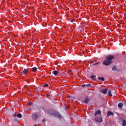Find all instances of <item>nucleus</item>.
<instances>
[{"label":"nucleus","instance_id":"nucleus-1","mask_svg":"<svg viewBox=\"0 0 126 126\" xmlns=\"http://www.w3.org/2000/svg\"><path fill=\"white\" fill-rule=\"evenodd\" d=\"M106 60H105L103 62V64L104 65H109L113 63L112 61L115 59V56L114 55H108L106 56Z\"/></svg>","mask_w":126,"mask_h":126},{"label":"nucleus","instance_id":"nucleus-2","mask_svg":"<svg viewBox=\"0 0 126 126\" xmlns=\"http://www.w3.org/2000/svg\"><path fill=\"white\" fill-rule=\"evenodd\" d=\"M95 117V120L97 123H102V122H103V120H102V117H101V116H98V118L97 117Z\"/></svg>","mask_w":126,"mask_h":126},{"label":"nucleus","instance_id":"nucleus-3","mask_svg":"<svg viewBox=\"0 0 126 126\" xmlns=\"http://www.w3.org/2000/svg\"><path fill=\"white\" fill-rule=\"evenodd\" d=\"M97 115H98V117H101V111H96L94 113V117H97Z\"/></svg>","mask_w":126,"mask_h":126},{"label":"nucleus","instance_id":"nucleus-4","mask_svg":"<svg viewBox=\"0 0 126 126\" xmlns=\"http://www.w3.org/2000/svg\"><path fill=\"white\" fill-rule=\"evenodd\" d=\"M32 118L33 121H36L38 118V115H37L36 113H34L33 115H32Z\"/></svg>","mask_w":126,"mask_h":126},{"label":"nucleus","instance_id":"nucleus-5","mask_svg":"<svg viewBox=\"0 0 126 126\" xmlns=\"http://www.w3.org/2000/svg\"><path fill=\"white\" fill-rule=\"evenodd\" d=\"M107 90H108V89H105L104 90H102L101 91V92H102V93H103V94H106Z\"/></svg>","mask_w":126,"mask_h":126},{"label":"nucleus","instance_id":"nucleus-6","mask_svg":"<svg viewBox=\"0 0 126 126\" xmlns=\"http://www.w3.org/2000/svg\"><path fill=\"white\" fill-rule=\"evenodd\" d=\"M27 72H28V70H27L26 69H24V70L23 71V75H26V74H27Z\"/></svg>","mask_w":126,"mask_h":126},{"label":"nucleus","instance_id":"nucleus-7","mask_svg":"<svg viewBox=\"0 0 126 126\" xmlns=\"http://www.w3.org/2000/svg\"><path fill=\"white\" fill-rule=\"evenodd\" d=\"M89 101H90V99L88 97H87L85 99L84 102V103H87Z\"/></svg>","mask_w":126,"mask_h":126},{"label":"nucleus","instance_id":"nucleus-8","mask_svg":"<svg viewBox=\"0 0 126 126\" xmlns=\"http://www.w3.org/2000/svg\"><path fill=\"white\" fill-rule=\"evenodd\" d=\"M123 106V104L122 103H120L119 104H118V107L119 108H120V109H122Z\"/></svg>","mask_w":126,"mask_h":126},{"label":"nucleus","instance_id":"nucleus-9","mask_svg":"<svg viewBox=\"0 0 126 126\" xmlns=\"http://www.w3.org/2000/svg\"><path fill=\"white\" fill-rule=\"evenodd\" d=\"M113 113L111 111H108L107 113V117H109V116H112Z\"/></svg>","mask_w":126,"mask_h":126},{"label":"nucleus","instance_id":"nucleus-10","mask_svg":"<svg viewBox=\"0 0 126 126\" xmlns=\"http://www.w3.org/2000/svg\"><path fill=\"white\" fill-rule=\"evenodd\" d=\"M53 73H54V75H58V74H59V71H58L57 70H55L53 71Z\"/></svg>","mask_w":126,"mask_h":126},{"label":"nucleus","instance_id":"nucleus-11","mask_svg":"<svg viewBox=\"0 0 126 126\" xmlns=\"http://www.w3.org/2000/svg\"><path fill=\"white\" fill-rule=\"evenodd\" d=\"M56 117L59 119H62V115H61V114H57V115H56Z\"/></svg>","mask_w":126,"mask_h":126},{"label":"nucleus","instance_id":"nucleus-12","mask_svg":"<svg viewBox=\"0 0 126 126\" xmlns=\"http://www.w3.org/2000/svg\"><path fill=\"white\" fill-rule=\"evenodd\" d=\"M112 70H113V71H115V70H117V67L116 66H113L112 67Z\"/></svg>","mask_w":126,"mask_h":126},{"label":"nucleus","instance_id":"nucleus-13","mask_svg":"<svg viewBox=\"0 0 126 126\" xmlns=\"http://www.w3.org/2000/svg\"><path fill=\"white\" fill-rule=\"evenodd\" d=\"M32 70L33 72H35V71L37 70V68L36 67H34L32 68Z\"/></svg>","mask_w":126,"mask_h":126},{"label":"nucleus","instance_id":"nucleus-14","mask_svg":"<svg viewBox=\"0 0 126 126\" xmlns=\"http://www.w3.org/2000/svg\"><path fill=\"white\" fill-rule=\"evenodd\" d=\"M126 120H124L123 121V126H126Z\"/></svg>","mask_w":126,"mask_h":126},{"label":"nucleus","instance_id":"nucleus-15","mask_svg":"<svg viewBox=\"0 0 126 126\" xmlns=\"http://www.w3.org/2000/svg\"><path fill=\"white\" fill-rule=\"evenodd\" d=\"M108 95H109V96H112V92L111 91H109V92H108Z\"/></svg>","mask_w":126,"mask_h":126},{"label":"nucleus","instance_id":"nucleus-16","mask_svg":"<svg viewBox=\"0 0 126 126\" xmlns=\"http://www.w3.org/2000/svg\"><path fill=\"white\" fill-rule=\"evenodd\" d=\"M17 117L18 118H21L22 117V115H21V114H18L17 115Z\"/></svg>","mask_w":126,"mask_h":126},{"label":"nucleus","instance_id":"nucleus-17","mask_svg":"<svg viewBox=\"0 0 126 126\" xmlns=\"http://www.w3.org/2000/svg\"><path fill=\"white\" fill-rule=\"evenodd\" d=\"M98 79H100L101 80H102V81H104L105 80V79H104L103 77L102 78L98 77Z\"/></svg>","mask_w":126,"mask_h":126},{"label":"nucleus","instance_id":"nucleus-18","mask_svg":"<svg viewBox=\"0 0 126 126\" xmlns=\"http://www.w3.org/2000/svg\"><path fill=\"white\" fill-rule=\"evenodd\" d=\"M95 77H96L95 76H94V75H92V76H91V78H92V79H94V78H95Z\"/></svg>","mask_w":126,"mask_h":126},{"label":"nucleus","instance_id":"nucleus-19","mask_svg":"<svg viewBox=\"0 0 126 126\" xmlns=\"http://www.w3.org/2000/svg\"><path fill=\"white\" fill-rule=\"evenodd\" d=\"M44 87H49V85H48V84H45V85H44Z\"/></svg>","mask_w":126,"mask_h":126},{"label":"nucleus","instance_id":"nucleus-20","mask_svg":"<svg viewBox=\"0 0 126 126\" xmlns=\"http://www.w3.org/2000/svg\"><path fill=\"white\" fill-rule=\"evenodd\" d=\"M28 104V105H29L30 106H32V102H29Z\"/></svg>","mask_w":126,"mask_h":126},{"label":"nucleus","instance_id":"nucleus-21","mask_svg":"<svg viewBox=\"0 0 126 126\" xmlns=\"http://www.w3.org/2000/svg\"><path fill=\"white\" fill-rule=\"evenodd\" d=\"M98 63H95L93 65H96V64H98Z\"/></svg>","mask_w":126,"mask_h":126},{"label":"nucleus","instance_id":"nucleus-22","mask_svg":"<svg viewBox=\"0 0 126 126\" xmlns=\"http://www.w3.org/2000/svg\"><path fill=\"white\" fill-rule=\"evenodd\" d=\"M13 116V117H16V113H15Z\"/></svg>","mask_w":126,"mask_h":126},{"label":"nucleus","instance_id":"nucleus-23","mask_svg":"<svg viewBox=\"0 0 126 126\" xmlns=\"http://www.w3.org/2000/svg\"><path fill=\"white\" fill-rule=\"evenodd\" d=\"M82 87H85V85H82Z\"/></svg>","mask_w":126,"mask_h":126},{"label":"nucleus","instance_id":"nucleus-24","mask_svg":"<svg viewBox=\"0 0 126 126\" xmlns=\"http://www.w3.org/2000/svg\"><path fill=\"white\" fill-rule=\"evenodd\" d=\"M66 109H69V106L67 107Z\"/></svg>","mask_w":126,"mask_h":126},{"label":"nucleus","instance_id":"nucleus-25","mask_svg":"<svg viewBox=\"0 0 126 126\" xmlns=\"http://www.w3.org/2000/svg\"><path fill=\"white\" fill-rule=\"evenodd\" d=\"M74 20H71V22H73Z\"/></svg>","mask_w":126,"mask_h":126},{"label":"nucleus","instance_id":"nucleus-26","mask_svg":"<svg viewBox=\"0 0 126 126\" xmlns=\"http://www.w3.org/2000/svg\"><path fill=\"white\" fill-rule=\"evenodd\" d=\"M43 123H44L45 122V120H43Z\"/></svg>","mask_w":126,"mask_h":126},{"label":"nucleus","instance_id":"nucleus-27","mask_svg":"<svg viewBox=\"0 0 126 126\" xmlns=\"http://www.w3.org/2000/svg\"><path fill=\"white\" fill-rule=\"evenodd\" d=\"M87 86H89V85H87Z\"/></svg>","mask_w":126,"mask_h":126},{"label":"nucleus","instance_id":"nucleus-28","mask_svg":"<svg viewBox=\"0 0 126 126\" xmlns=\"http://www.w3.org/2000/svg\"><path fill=\"white\" fill-rule=\"evenodd\" d=\"M47 96H49V94H47Z\"/></svg>","mask_w":126,"mask_h":126},{"label":"nucleus","instance_id":"nucleus-29","mask_svg":"<svg viewBox=\"0 0 126 126\" xmlns=\"http://www.w3.org/2000/svg\"><path fill=\"white\" fill-rule=\"evenodd\" d=\"M34 126H37V125H34Z\"/></svg>","mask_w":126,"mask_h":126},{"label":"nucleus","instance_id":"nucleus-30","mask_svg":"<svg viewBox=\"0 0 126 126\" xmlns=\"http://www.w3.org/2000/svg\"><path fill=\"white\" fill-rule=\"evenodd\" d=\"M92 63H93V62H92Z\"/></svg>","mask_w":126,"mask_h":126}]
</instances>
